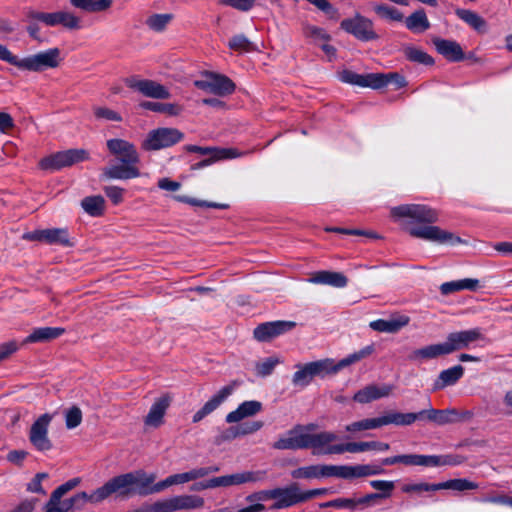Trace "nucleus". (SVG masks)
<instances>
[{"mask_svg": "<svg viewBox=\"0 0 512 512\" xmlns=\"http://www.w3.org/2000/svg\"><path fill=\"white\" fill-rule=\"evenodd\" d=\"M383 426L382 417L367 418L352 422L345 426V431L355 433L359 431L377 429Z\"/></svg>", "mask_w": 512, "mask_h": 512, "instance_id": "42", "label": "nucleus"}, {"mask_svg": "<svg viewBox=\"0 0 512 512\" xmlns=\"http://www.w3.org/2000/svg\"><path fill=\"white\" fill-rule=\"evenodd\" d=\"M391 213L394 217L407 219V231L415 238L452 246L465 243L456 234L431 225L438 221L439 213L427 205H400L393 207Z\"/></svg>", "mask_w": 512, "mask_h": 512, "instance_id": "2", "label": "nucleus"}, {"mask_svg": "<svg viewBox=\"0 0 512 512\" xmlns=\"http://www.w3.org/2000/svg\"><path fill=\"white\" fill-rule=\"evenodd\" d=\"M307 281L312 284H323L336 288H343L348 283V279L343 273L327 270L314 273Z\"/></svg>", "mask_w": 512, "mask_h": 512, "instance_id": "26", "label": "nucleus"}, {"mask_svg": "<svg viewBox=\"0 0 512 512\" xmlns=\"http://www.w3.org/2000/svg\"><path fill=\"white\" fill-rule=\"evenodd\" d=\"M238 476L240 485L246 483H259L266 480L267 472L265 470L242 471L238 472Z\"/></svg>", "mask_w": 512, "mask_h": 512, "instance_id": "51", "label": "nucleus"}, {"mask_svg": "<svg viewBox=\"0 0 512 512\" xmlns=\"http://www.w3.org/2000/svg\"><path fill=\"white\" fill-rule=\"evenodd\" d=\"M479 288V280L465 278L450 282H445L440 286V292L442 295H450L454 292L461 290L475 291Z\"/></svg>", "mask_w": 512, "mask_h": 512, "instance_id": "34", "label": "nucleus"}, {"mask_svg": "<svg viewBox=\"0 0 512 512\" xmlns=\"http://www.w3.org/2000/svg\"><path fill=\"white\" fill-rule=\"evenodd\" d=\"M280 363V360L276 357H268L262 362L256 364L255 369L257 375L260 377H267L272 374L276 365Z\"/></svg>", "mask_w": 512, "mask_h": 512, "instance_id": "54", "label": "nucleus"}, {"mask_svg": "<svg viewBox=\"0 0 512 512\" xmlns=\"http://www.w3.org/2000/svg\"><path fill=\"white\" fill-rule=\"evenodd\" d=\"M274 489L260 490L246 496L245 500L249 503H260L274 498Z\"/></svg>", "mask_w": 512, "mask_h": 512, "instance_id": "63", "label": "nucleus"}, {"mask_svg": "<svg viewBox=\"0 0 512 512\" xmlns=\"http://www.w3.org/2000/svg\"><path fill=\"white\" fill-rule=\"evenodd\" d=\"M187 482H190L187 472L173 474L151 486L150 491H152V494L158 493L172 485L185 484Z\"/></svg>", "mask_w": 512, "mask_h": 512, "instance_id": "44", "label": "nucleus"}, {"mask_svg": "<svg viewBox=\"0 0 512 512\" xmlns=\"http://www.w3.org/2000/svg\"><path fill=\"white\" fill-rule=\"evenodd\" d=\"M370 485L372 488L380 491L378 493H374L375 495H380L378 499L389 498L395 488L394 482L387 480H372L370 481Z\"/></svg>", "mask_w": 512, "mask_h": 512, "instance_id": "52", "label": "nucleus"}, {"mask_svg": "<svg viewBox=\"0 0 512 512\" xmlns=\"http://www.w3.org/2000/svg\"><path fill=\"white\" fill-rule=\"evenodd\" d=\"M156 480V474L136 470L120 474L109 479L101 487L91 493L79 492L69 499L66 509H81L86 503L97 505L115 495L120 498H128L132 495H148L151 484Z\"/></svg>", "mask_w": 512, "mask_h": 512, "instance_id": "1", "label": "nucleus"}, {"mask_svg": "<svg viewBox=\"0 0 512 512\" xmlns=\"http://www.w3.org/2000/svg\"><path fill=\"white\" fill-rule=\"evenodd\" d=\"M421 412H424V418L437 425L453 423L458 415L455 409L438 410L432 407L421 410Z\"/></svg>", "mask_w": 512, "mask_h": 512, "instance_id": "33", "label": "nucleus"}, {"mask_svg": "<svg viewBox=\"0 0 512 512\" xmlns=\"http://www.w3.org/2000/svg\"><path fill=\"white\" fill-rule=\"evenodd\" d=\"M151 512H176L174 498L161 499L154 502L150 509Z\"/></svg>", "mask_w": 512, "mask_h": 512, "instance_id": "60", "label": "nucleus"}, {"mask_svg": "<svg viewBox=\"0 0 512 512\" xmlns=\"http://www.w3.org/2000/svg\"><path fill=\"white\" fill-rule=\"evenodd\" d=\"M464 368L461 365H455L440 372L438 378L434 381L432 390L439 391L447 386L454 385L463 376Z\"/></svg>", "mask_w": 512, "mask_h": 512, "instance_id": "28", "label": "nucleus"}, {"mask_svg": "<svg viewBox=\"0 0 512 512\" xmlns=\"http://www.w3.org/2000/svg\"><path fill=\"white\" fill-rule=\"evenodd\" d=\"M320 508H336L355 510L354 498H337L319 504Z\"/></svg>", "mask_w": 512, "mask_h": 512, "instance_id": "55", "label": "nucleus"}, {"mask_svg": "<svg viewBox=\"0 0 512 512\" xmlns=\"http://www.w3.org/2000/svg\"><path fill=\"white\" fill-rule=\"evenodd\" d=\"M461 462V457L456 455H420L419 466H456Z\"/></svg>", "mask_w": 512, "mask_h": 512, "instance_id": "31", "label": "nucleus"}, {"mask_svg": "<svg viewBox=\"0 0 512 512\" xmlns=\"http://www.w3.org/2000/svg\"><path fill=\"white\" fill-rule=\"evenodd\" d=\"M0 60L22 70L42 72L47 69L57 68L63 59L61 57V50L57 47L20 59L13 55L6 46L0 44Z\"/></svg>", "mask_w": 512, "mask_h": 512, "instance_id": "5", "label": "nucleus"}, {"mask_svg": "<svg viewBox=\"0 0 512 512\" xmlns=\"http://www.w3.org/2000/svg\"><path fill=\"white\" fill-rule=\"evenodd\" d=\"M82 412L77 406H73L65 413V423L68 429L76 428L81 424Z\"/></svg>", "mask_w": 512, "mask_h": 512, "instance_id": "59", "label": "nucleus"}, {"mask_svg": "<svg viewBox=\"0 0 512 512\" xmlns=\"http://www.w3.org/2000/svg\"><path fill=\"white\" fill-rule=\"evenodd\" d=\"M93 113L97 119L115 122L122 121V116L118 112L107 107L96 106L93 108Z\"/></svg>", "mask_w": 512, "mask_h": 512, "instance_id": "58", "label": "nucleus"}, {"mask_svg": "<svg viewBox=\"0 0 512 512\" xmlns=\"http://www.w3.org/2000/svg\"><path fill=\"white\" fill-rule=\"evenodd\" d=\"M410 318L404 314L392 315L388 319H377L369 323V327L380 333H397L407 326Z\"/></svg>", "mask_w": 512, "mask_h": 512, "instance_id": "22", "label": "nucleus"}, {"mask_svg": "<svg viewBox=\"0 0 512 512\" xmlns=\"http://www.w3.org/2000/svg\"><path fill=\"white\" fill-rule=\"evenodd\" d=\"M107 148L123 164H137L139 162V154L134 144L129 141L118 138L110 139L107 141Z\"/></svg>", "mask_w": 512, "mask_h": 512, "instance_id": "19", "label": "nucleus"}, {"mask_svg": "<svg viewBox=\"0 0 512 512\" xmlns=\"http://www.w3.org/2000/svg\"><path fill=\"white\" fill-rule=\"evenodd\" d=\"M127 87L138 91L146 97L155 99H168L170 93L162 84L148 79H139L137 76H130L124 80Z\"/></svg>", "mask_w": 512, "mask_h": 512, "instance_id": "14", "label": "nucleus"}, {"mask_svg": "<svg viewBox=\"0 0 512 512\" xmlns=\"http://www.w3.org/2000/svg\"><path fill=\"white\" fill-rule=\"evenodd\" d=\"M214 488L240 485L238 473L213 478Z\"/></svg>", "mask_w": 512, "mask_h": 512, "instance_id": "61", "label": "nucleus"}, {"mask_svg": "<svg viewBox=\"0 0 512 512\" xmlns=\"http://www.w3.org/2000/svg\"><path fill=\"white\" fill-rule=\"evenodd\" d=\"M229 47L239 52H249L253 50V44L244 35H235L229 41Z\"/></svg>", "mask_w": 512, "mask_h": 512, "instance_id": "57", "label": "nucleus"}, {"mask_svg": "<svg viewBox=\"0 0 512 512\" xmlns=\"http://www.w3.org/2000/svg\"><path fill=\"white\" fill-rule=\"evenodd\" d=\"M374 351V345L370 344L349 354L337 363L333 359L326 358L303 365L298 364L296 365L297 371L292 376V383L295 387L305 388L313 381L314 377L323 378L329 374H336L340 370L370 356Z\"/></svg>", "mask_w": 512, "mask_h": 512, "instance_id": "3", "label": "nucleus"}, {"mask_svg": "<svg viewBox=\"0 0 512 512\" xmlns=\"http://www.w3.org/2000/svg\"><path fill=\"white\" fill-rule=\"evenodd\" d=\"M456 15L477 32L484 33L487 30L486 21L476 12L468 9H457Z\"/></svg>", "mask_w": 512, "mask_h": 512, "instance_id": "36", "label": "nucleus"}, {"mask_svg": "<svg viewBox=\"0 0 512 512\" xmlns=\"http://www.w3.org/2000/svg\"><path fill=\"white\" fill-rule=\"evenodd\" d=\"M338 78L343 83H347L359 87H369L372 89H379L386 86L392 78L399 79V84H402L404 79L399 77L396 73L381 74V73H369V74H358L351 70H343L339 72Z\"/></svg>", "mask_w": 512, "mask_h": 512, "instance_id": "6", "label": "nucleus"}, {"mask_svg": "<svg viewBox=\"0 0 512 512\" xmlns=\"http://www.w3.org/2000/svg\"><path fill=\"white\" fill-rule=\"evenodd\" d=\"M237 384L231 383L226 386H223L217 393H215L204 405L194 413L192 417L193 423H198L203 420L206 416L210 415L214 412L218 407L224 403L229 396L232 395L236 388Z\"/></svg>", "mask_w": 512, "mask_h": 512, "instance_id": "17", "label": "nucleus"}, {"mask_svg": "<svg viewBox=\"0 0 512 512\" xmlns=\"http://www.w3.org/2000/svg\"><path fill=\"white\" fill-rule=\"evenodd\" d=\"M478 488V485L468 479L459 478V479H451L445 482L439 483V490L450 489L454 491H466V490H475Z\"/></svg>", "mask_w": 512, "mask_h": 512, "instance_id": "46", "label": "nucleus"}, {"mask_svg": "<svg viewBox=\"0 0 512 512\" xmlns=\"http://www.w3.org/2000/svg\"><path fill=\"white\" fill-rule=\"evenodd\" d=\"M303 35L317 46L331 40V36L325 29L315 25H305L303 27Z\"/></svg>", "mask_w": 512, "mask_h": 512, "instance_id": "43", "label": "nucleus"}, {"mask_svg": "<svg viewBox=\"0 0 512 512\" xmlns=\"http://www.w3.org/2000/svg\"><path fill=\"white\" fill-rule=\"evenodd\" d=\"M437 52L451 62L462 61L465 57L462 47L454 40L435 37L432 40Z\"/></svg>", "mask_w": 512, "mask_h": 512, "instance_id": "24", "label": "nucleus"}, {"mask_svg": "<svg viewBox=\"0 0 512 512\" xmlns=\"http://www.w3.org/2000/svg\"><path fill=\"white\" fill-rule=\"evenodd\" d=\"M392 390L393 387L387 384L380 386L375 384L367 385L354 394L353 400L360 404H366L389 396Z\"/></svg>", "mask_w": 512, "mask_h": 512, "instance_id": "23", "label": "nucleus"}, {"mask_svg": "<svg viewBox=\"0 0 512 512\" xmlns=\"http://www.w3.org/2000/svg\"><path fill=\"white\" fill-rule=\"evenodd\" d=\"M274 493V503L270 506L271 510L287 509L304 502L302 490L298 483L274 488Z\"/></svg>", "mask_w": 512, "mask_h": 512, "instance_id": "15", "label": "nucleus"}, {"mask_svg": "<svg viewBox=\"0 0 512 512\" xmlns=\"http://www.w3.org/2000/svg\"><path fill=\"white\" fill-rule=\"evenodd\" d=\"M65 332L64 328L61 327H40L36 328L29 334L24 343H37L46 342L52 339H56Z\"/></svg>", "mask_w": 512, "mask_h": 512, "instance_id": "32", "label": "nucleus"}, {"mask_svg": "<svg viewBox=\"0 0 512 512\" xmlns=\"http://www.w3.org/2000/svg\"><path fill=\"white\" fill-rule=\"evenodd\" d=\"M263 409V404L257 400L244 401L226 415L227 423H238L245 418L255 416Z\"/></svg>", "mask_w": 512, "mask_h": 512, "instance_id": "25", "label": "nucleus"}, {"mask_svg": "<svg viewBox=\"0 0 512 512\" xmlns=\"http://www.w3.org/2000/svg\"><path fill=\"white\" fill-rule=\"evenodd\" d=\"M194 85L206 92L218 96H226L234 92L235 85L227 76L206 72L202 79L196 80Z\"/></svg>", "mask_w": 512, "mask_h": 512, "instance_id": "11", "label": "nucleus"}, {"mask_svg": "<svg viewBox=\"0 0 512 512\" xmlns=\"http://www.w3.org/2000/svg\"><path fill=\"white\" fill-rule=\"evenodd\" d=\"M70 3L81 10L87 12H98L108 9L112 0H69Z\"/></svg>", "mask_w": 512, "mask_h": 512, "instance_id": "40", "label": "nucleus"}, {"mask_svg": "<svg viewBox=\"0 0 512 512\" xmlns=\"http://www.w3.org/2000/svg\"><path fill=\"white\" fill-rule=\"evenodd\" d=\"M184 138V134L176 128H157L151 130L142 143V148L155 151L173 146Z\"/></svg>", "mask_w": 512, "mask_h": 512, "instance_id": "9", "label": "nucleus"}, {"mask_svg": "<svg viewBox=\"0 0 512 512\" xmlns=\"http://www.w3.org/2000/svg\"><path fill=\"white\" fill-rule=\"evenodd\" d=\"M296 326L293 321H272L258 325L254 329V337L261 342L270 341L271 339L292 330Z\"/></svg>", "mask_w": 512, "mask_h": 512, "instance_id": "18", "label": "nucleus"}, {"mask_svg": "<svg viewBox=\"0 0 512 512\" xmlns=\"http://www.w3.org/2000/svg\"><path fill=\"white\" fill-rule=\"evenodd\" d=\"M104 198L102 196H89L81 201L84 211L90 216L97 217L102 215L104 211Z\"/></svg>", "mask_w": 512, "mask_h": 512, "instance_id": "41", "label": "nucleus"}, {"mask_svg": "<svg viewBox=\"0 0 512 512\" xmlns=\"http://www.w3.org/2000/svg\"><path fill=\"white\" fill-rule=\"evenodd\" d=\"M338 436L334 432L321 431L305 434V449H312L313 455H333L344 453V443L335 444Z\"/></svg>", "mask_w": 512, "mask_h": 512, "instance_id": "7", "label": "nucleus"}, {"mask_svg": "<svg viewBox=\"0 0 512 512\" xmlns=\"http://www.w3.org/2000/svg\"><path fill=\"white\" fill-rule=\"evenodd\" d=\"M48 478L47 473H37L34 478L27 484V491L32 493L45 494V490L42 487V481Z\"/></svg>", "mask_w": 512, "mask_h": 512, "instance_id": "62", "label": "nucleus"}, {"mask_svg": "<svg viewBox=\"0 0 512 512\" xmlns=\"http://www.w3.org/2000/svg\"><path fill=\"white\" fill-rule=\"evenodd\" d=\"M141 107L153 112L166 113L174 116L181 112V108L178 105L171 103L145 101L141 103Z\"/></svg>", "mask_w": 512, "mask_h": 512, "instance_id": "45", "label": "nucleus"}, {"mask_svg": "<svg viewBox=\"0 0 512 512\" xmlns=\"http://www.w3.org/2000/svg\"><path fill=\"white\" fill-rule=\"evenodd\" d=\"M173 18L172 14H153L146 19V25L155 32H162Z\"/></svg>", "mask_w": 512, "mask_h": 512, "instance_id": "47", "label": "nucleus"}, {"mask_svg": "<svg viewBox=\"0 0 512 512\" xmlns=\"http://www.w3.org/2000/svg\"><path fill=\"white\" fill-rule=\"evenodd\" d=\"M27 18L29 20L40 21L50 27L62 25L63 27L71 30L80 28L79 18L72 13L65 11L44 13L31 10L27 13Z\"/></svg>", "mask_w": 512, "mask_h": 512, "instance_id": "12", "label": "nucleus"}, {"mask_svg": "<svg viewBox=\"0 0 512 512\" xmlns=\"http://www.w3.org/2000/svg\"><path fill=\"white\" fill-rule=\"evenodd\" d=\"M340 27L360 41H371L378 37L373 29L372 21L360 14L342 20Z\"/></svg>", "mask_w": 512, "mask_h": 512, "instance_id": "13", "label": "nucleus"}, {"mask_svg": "<svg viewBox=\"0 0 512 512\" xmlns=\"http://www.w3.org/2000/svg\"><path fill=\"white\" fill-rule=\"evenodd\" d=\"M384 472L379 465L357 464V465H309L299 467L291 471L294 479H319L327 477H336L345 480L363 478L379 475Z\"/></svg>", "mask_w": 512, "mask_h": 512, "instance_id": "4", "label": "nucleus"}, {"mask_svg": "<svg viewBox=\"0 0 512 512\" xmlns=\"http://www.w3.org/2000/svg\"><path fill=\"white\" fill-rule=\"evenodd\" d=\"M301 425H296L290 429L285 436L280 437L273 443V448L277 450H298L305 449V434L301 432Z\"/></svg>", "mask_w": 512, "mask_h": 512, "instance_id": "21", "label": "nucleus"}, {"mask_svg": "<svg viewBox=\"0 0 512 512\" xmlns=\"http://www.w3.org/2000/svg\"><path fill=\"white\" fill-rule=\"evenodd\" d=\"M420 454H403L387 457L381 460L383 466L402 463L407 466H419Z\"/></svg>", "mask_w": 512, "mask_h": 512, "instance_id": "48", "label": "nucleus"}, {"mask_svg": "<svg viewBox=\"0 0 512 512\" xmlns=\"http://www.w3.org/2000/svg\"><path fill=\"white\" fill-rule=\"evenodd\" d=\"M43 242L51 245L70 246L68 231L64 228L43 229Z\"/></svg>", "mask_w": 512, "mask_h": 512, "instance_id": "39", "label": "nucleus"}, {"mask_svg": "<svg viewBox=\"0 0 512 512\" xmlns=\"http://www.w3.org/2000/svg\"><path fill=\"white\" fill-rule=\"evenodd\" d=\"M374 11L382 18L391 21H401L403 14L396 8L387 5H375Z\"/></svg>", "mask_w": 512, "mask_h": 512, "instance_id": "53", "label": "nucleus"}, {"mask_svg": "<svg viewBox=\"0 0 512 512\" xmlns=\"http://www.w3.org/2000/svg\"><path fill=\"white\" fill-rule=\"evenodd\" d=\"M439 483L429 484V483H412L406 484L402 487V491L404 493H422V492H430V491H438Z\"/></svg>", "mask_w": 512, "mask_h": 512, "instance_id": "56", "label": "nucleus"}, {"mask_svg": "<svg viewBox=\"0 0 512 512\" xmlns=\"http://www.w3.org/2000/svg\"><path fill=\"white\" fill-rule=\"evenodd\" d=\"M390 446L388 443L380 442V441H370V442H349L344 443V453H360L365 451H378L384 452L389 450Z\"/></svg>", "mask_w": 512, "mask_h": 512, "instance_id": "35", "label": "nucleus"}, {"mask_svg": "<svg viewBox=\"0 0 512 512\" xmlns=\"http://www.w3.org/2000/svg\"><path fill=\"white\" fill-rule=\"evenodd\" d=\"M404 53L406 58L412 62L424 65H432L434 63L433 58L421 49L415 47H407L405 48Z\"/></svg>", "mask_w": 512, "mask_h": 512, "instance_id": "49", "label": "nucleus"}, {"mask_svg": "<svg viewBox=\"0 0 512 512\" xmlns=\"http://www.w3.org/2000/svg\"><path fill=\"white\" fill-rule=\"evenodd\" d=\"M171 400V396L168 394L157 398L144 418V424L153 428L161 426L164 422L166 411L171 404Z\"/></svg>", "mask_w": 512, "mask_h": 512, "instance_id": "20", "label": "nucleus"}, {"mask_svg": "<svg viewBox=\"0 0 512 512\" xmlns=\"http://www.w3.org/2000/svg\"><path fill=\"white\" fill-rule=\"evenodd\" d=\"M173 498L176 511L200 509L205 504L204 499L198 495L183 494L173 496Z\"/></svg>", "mask_w": 512, "mask_h": 512, "instance_id": "38", "label": "nucleus"}, {"mask_svg": "<svg viewBox=\"0 0 512 512\" xmlns=\"http://www.w3.org/2000/svg\"><path fill=\"white\" fill-rule=\"evenodd\" d=\"M136 164L112 165L105 168L104 175L109 179L127 180L140 176L139 169Z\"/></svg>", "mask_w": 512, "mask_h": 512, "instance_id": "30", "label": "nucleus"}, {"mask_svg": "<svg viewBox=\"0 0 512 512\" xmlns=\"http://www.w3.org/2000/svg\"><path fill=\"white\" fill-rule=\"evenodd\" d=\"M88 152L84 149H68L53 153L40 160L39 166L43 170L57 171L88 159Z\"/></svg>", "mask_w": 512, "mask_h": 512, "instance_id": "8", "label": "nucleus"}, {"mask_svg": "<svg viewBox=\"0 0 512 512\" xmlns=\"http://www.w3.org/2000/svg\"><path fill=\"white\" fill-rule=\"evenodd\" d=\"M449 350L445 342L427 345L425 347L414 350L409 355L411 361L431 360L443 355H449Z\"/></svg>", "mask_w": 512, "mask_h": 512, "instance_id": "27", "label": "nucleus"}, {"mask_svg": "<svg viewBox=\"0 0 512 512\" xmlns=\"http://www.w3.org/2000/svg\"><path fill=\"white\" fill-rule=\"evenodd\" d=\"M406 27L416 33H421L430 28V22L423 9L416 10L405 20Z\"/></svg>", "mask_w": 512, "mask_h": 512, "instance_id": "37", "label": "nucleus"}, {"mask_svg": "<svg viewBox=\"0 0 512 512\" xmlns=\"http://www.w3.org/2000/svg\"><path fill=\"white\" fill-rule=\"evenodd\" d=\"M383 426L394 424L397 426H409L413 424L417 420L424 419V412H410V413H400V412H391L386 415L381 416Z\"/></svg>", "mask_w": 512, "mask_h": 512, "instance_id": "29", "label": "nucleus"}, {"mask_svg": "<svg viewBox=\"0 0 512 512\" xmlns=\"http://www.w3.org/2000/svg\"><path fill=\"white\" fill-rule=\"evenodd\" d=\"M53 419V415L44 413L39 416L31 425L29 430V441L32 446L40 452L52 449V441L48 436V429Z\"/></svg>", "mask_w": 512, "mask_h": 512, "instance_id": "10", "label": "nucleus"}, {"mask_svg": "<svg viewBox=\"0 0 512 512\" xmlns=\"http://www.w3.org/2000/svg\"><path fill=\"white\" fill-rule=\"evenodd\" d=\"M263 425L262 421L245 422L238 427H230L229 431L232 433V437L244 436L259 431Z\"/></svg>", "mask_w": 512, "mask_h": 512, "instance_id": "50", "label": "nucleus"}, {"mask_svg": "<svg viewBox=\"0 0 512 512\" xmlns=\"http://www.w3.org/2000/svg\"><path fill=\"white\" fill-rule=\"evenodd\" d=\"M485 340L481 328L476 327L469 330H462L449 333L446 338V345L449 353L468 348L472 343Z\"/></svg>", "mask_w": 512, "mask_h": 512, "instance_id": "16", "label": "nucleus"}, {"mask_svg": "<svg viewBox=\"0 0 512 512\" xmlns=\"http://www.w3.org/2000/svg\"><path fill=\"white\" fill-rule=\"evenodd\" d=\"M106 196L113 202V204H119L123 201L124 189L118 186H106L104 188Z\"/></svg>", "mask_w": 512, "mask_h": 512, "instance_id": "64", "label": "nucleus"}]
</instances>
